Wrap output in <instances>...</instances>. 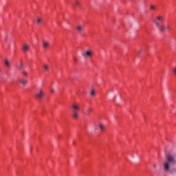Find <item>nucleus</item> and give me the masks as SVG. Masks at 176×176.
Returning <instances> with one entry per match:
<instances>
[{"mask_svg": "<svg viewBox=\"0 0 176 176\" xmlns=\"http://www.w3.org/2000/svg\"><path fill=\"white\" fill-rule=\"evenodd\" d=\"M72 117L74 119L79 118V111L80 110V105L78 103H73L72 104Z\"/></svg>", "mask_w": 176, "mask_h": 176, "instance_id": "1", "label": "nucleus"}, {"mask_svg": "<svg viewBox=\"0 0 176 176\" xmlns=\"http://www.w3.org/2000/svg\"><path fill=\"white\" fill-rule=\"evenodd\" d=\"M166 160L170 164H176L175 155L168 154L166 155Z\"/></svg>", "mask_w": 176, "mask_h": 176, "instance_id": "2", "label": "nucleus"}, {"mask_svg": "<svg viewBox=\"0 0 176 176\" xmlns=\"http://www.w3.org/2000/svg\"><path fill=\"white\" fill-rule=\"evenodd\" d=\"M163 22V16L160 15L157 16L153 21V23L155 24V27H160V23Z\"/></svg>", "mask_w": 176, "mask_h": 176, "instance_id": "3", "label": "nucleus"}, {"mask_svg": "<svg viewBox=\"0 0 176 176\" xmlns=\"http://www.w3.org/2000/svg\"><path fill=\"white\" fill-rule=\"evenodd\" d=\"M164 171L165 173H173V171H171V164L170 162L165 161L164 163Z\"/></svg>", "mask_w": 176, "mask_h": 176, "instance_id": "4", "label": "nucleus"}, {"mask_svg": "<svg viewBox=\"0 0 176 176\" xmlns=\"http://www.w3.org/2000/svg\"><path fill=\"white\" fill-rule=\"evenodd\" d=\"M84 58H91L93 57V50H88L82 54Z\"/></svg>", "mask_w": 176, "mask_h": 176, "instance_id": "5", "label": "nucleus"}, {"mask_svg": "<svg viewBox=\"0 0 176 176\" xmlns=\"http://www.w3.org/2000/svg\"><path fill=\"white\" fill-rule=\"evenodd\" d=\"M157 28H158L160 32H164L165 31H170V25H160Z\"/></svg>", "mask_w": 176, "mask_h": 176, "instance_id": "6", "label": "nucleus"}, {"mask_svg": "<svg viewBox=\"0 0 176 176\" xmlns=\"http://www.w3.org/2000/svg\"><path fill=\"white\" fill-rule=\"evenodd\" d=\"M36 96L38 100H41L43 97H45V93L42 90H39L36 94Z\"/></svg>", "mask_w": 176, "mask_h": 176, "instance_id": "7", "label": "nucleus"}, {"mask_svg": "<svg viewBox=\"0 0 176 176\" xmlns=\"http://www.w3.org/2000/svg\"><path fill=\"white\" fill-rule=\"evenodd\" d=\"M72 6L74 9H76V8H79L80 6V2H79L78 0H74L72 2Z\"/></svg>", "mask_w": 176, "mask_h": 176, "instance_id": "8", "label": "nucleus"}, {"mask_svg": "<svg viewBox=\"0 0 176 176\" xmlns=\"http://www.w3.org/2000/svg\"><path fill=\"white\" fill-rule=\"evenodd\" d=\"M76 30L78 34H80L83 30H85V25L79 24L76 27Z\"/></svg>", "mask_w": 176, "mask_h": 176, "instance_id": "9", "label": "nucleus"}, {"mask_svg": "<svg viewBox=\"0 0 176 176\" xmlns=\"http://www.w3.org/2000/svg\"><path fill=\"white\" fill-rule=\"evenodd\" d=\"M50 46V44L49 43V42L43 40V49H45V50H47V49H49Z\"/></svg>", "mask_w": 176, "mask_h": 176, "instance_id": "10", "label": "nucleus"}, {"mask_svg": "<svg viewBox=\"0 0 176 176\" xmlns=\"http://www.w3.org/2000/svg\"><path fill=\"white\" fill-rule=\"evenodd\" d=\"M22 50L23 53H27L28 50H30V45L28 44H24L22 47Z\"/></svg>", "mask_w": 176, "mask_h": 176, "instance_id": "11", "label": "nucleus"}, {"mask_svg": "<svg viewBox=\"0 0 176 176\" xmlns=\"http://www.w3.org/2000/svg\"><path fill=\"white\" fill-rule=\"evenodd\" d=\"M19 82L22 85L23 87H25V86L27 85V83H28V81L25 79H21L20 80Z\"/></svg>", "mask_w": 176, "mask_h": 176, "instance_id": "12", "label": "nucleus"}, {"mask_svg": "<svg viewBox=\"0 0 176 176\" xmlns=\"http://www.w3.org/2000/svg\"><path fill=\"white\" fill-rule=\"evenodd\" d=\"M10 62L9 61V60H8V59H6L5 60V65H6V67H10Z\"/></svg>", "mask_w": 176, "mask_h": 176, "instance_id": "13", "label": "nucleus"}, {"mask_svg": "<svg viewBox=\"0 0 176 176\" xmlns=\"http://www.w3.org/2000/svg\"><path fill=\"white\" fill-rule=\"evenodd\" d=\"M90 96H91V97H94L96 96V91H94V89L91 90Z\"/></svg>", "mask_w": 176, "mask_h": 176, "instance_id": "14", "label": "nucleus"}, {"mask_svg": "<svg viewBox=\"0 0 176 176\" xmlns=\"http://www.w3.org/2000/svg\"><path fill=\"white\" fill-rule=\"evenodd\" d=\"M99 129H100L101 131H104L105 126H104V124H100Z\"/></svg>", "mask_w": 176, "mask_h": 176, "instance_id": "15", "label": "nucleus"}, {"mask_svg": "<svg viewBox=\"0 0 176 176\" xmlns=\"http://www.w3.org/2000/svg\"><path fill=\"white\" fill-rule=\"evenodd\" d=\"M23 62H21L20 66H17L16 68L18 69H21V68H23Z\"/></svg>", "mask_w": 176, "mask_h": 176, "instance_id": "16", "label": "nucleus"}, {"mask_svg": "<svg viewBox=\"0 0 176 176\" xmlns=\"http://www.w3.org/2000/svg\"><path fill=\"white\" fill-rule=\"evenodd\" d=\"M43 68H44L45 71H49V69H50V67L47 65H45L43 66Z\"/></svg>", "mask_w": 176, "mask_h": 176, "instance_id": "17", "label": "nucleus"}, {"mask_svg": "<svg viewBox=\"0 0 176 176\" xmlns=\"http://www.w3.org/2000/svg\"><path fill=\"white\" fill-rule=\"evenodd\" d=\"M150 9H151L152 10H156V6L151 5L150 6Z\"/></svg>", "mask_w": 176, "mask_h": 176, "instance_id": "18", "label": "nucleus"}, {"mask_svg": "<svg viewBox=\"0 0 176 176\" xmlns=\"http://www.w3.org/2000/svg\"><path fill=\"white\" fill-rule=\"evenodd\" d=\"M92 109L91 108H89L87 112V115L89 116L90 115V112H91Z\"/></svg>", "mask_w": 176, "mask_h": 176, "instance_id": "19", "label": "nucleus"}, {"mask_svg": "<svg viewBox=\"0 0 176 176\" xmlns=\"http://www.w3.org/2000/svg\"><path fill=\"white\" fill-rule=\"evenodd\" d=\"M22 74H23V76H28V73L27 72H25V71H23L22 72Z\"/></svg>", "mask_w": 176, "mask_h": 176, "instance_id": "20", "label": "nucleus"}, {"mask_svg": "<svg viewBox=\"0 0 176 176\" xmlns=\"http://www.w3.org/2000/svg\"><path fill=\"white\" fill-rule=\"evenodd\" d=\"M42 19H41V18H39V19H38V20H37V23H38V24H42Z\"/></svg>", "mask_w": 176, "mask_h": 176, "instance_id": "21", "label": "nucleus"}, {"mask_svg": "<svg viewBox=\"0 0 176 176\" xmlns=\"http://www.w3.org/2000/svg\"><path fill=\"white\" fill-rule=\"evenodd\" d=\"M173 74H175V75H176V65H175V67L173 68Z\"/></svg>", "mask_w": 176, "mask_h": 176, "instance_id": "22", "label": "nucleus"}, {"mask_svg": "<svg viewBox=\"0 0 176 176\" xmlns=\"http://www.w3.org/2000/svg\"><path fill=\"white\" fill-rule=\"evenodd\" d=\"M55 91H56V90H55L54 89H51V92H52V93H55Z\"/></svg>", "mask_w": 176, "mask_h": 176, "instance_id": "23", "label": "nucleus"}, {"mask_svg": "<svg viewBox=\"0 0 176 176\" xmlns=\"http://www.w3.org/2000/svg\"><path fill=\"white\" fill-rule=\"evenodd\" d=\"M141 53H142V50H139V52H138V54H141Z\"/></svg>", "mask_w": 176, "mask_h": 176, "instance_id": "24", "label": "nucleus"}, {"mask_svg": "<svg viewBox=\"0 0 176 176\" xmlns=\"http://www.w3.org/2000/svg\"><path fill=\"white\" fill-rule=\"evenodd\" d=\"M153 168H156V164H153Z\"/></svg>", "mask_w": 176, "mask_h": 176, "instance_id": "25", "label": "nucleus"}, {"mask_svg": "<svg viewBox=\"0 0 176 176\" xmlns=\"http://www.w3.org/2000/svg\"><path fill=\"white\" fill-rule=\"evenodd\" d=\"M74 60L75 61H76V58H74Z\"/></svg>", "mask_w": 176, "mask_h": 176, "instance_id": "26", "label": "nucleus"}]
</instances>
